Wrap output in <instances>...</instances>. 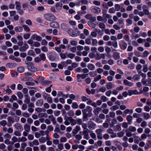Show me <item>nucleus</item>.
<instances>
[{
    "mask_svg": "<svg viewBox=\"0 0 151 151\" xmlns=\"http://www.w3.org/2000/svg\"><path fill=\"white\" fill-rule=\"evenodd\" d=\"M43 16L46 20L48 21H51L55 20V17L54 15L52 14H44Z\"/></svg>",
    "mask_w": 151,
    "mask_h": 151,
    "instance_id": "f257e3e1",
    "label": "nucleus"
},
{
    "mask_svg": "<svg viewBox=\"0 0 151 151\" xmlns=\"http://www.w3.org/2000/svg\"><path fill=\"white\" fill-rule=\"evenodd\" d=\"M105 51L106 53V56L109 58H111V56L110 54V53L111 52V49L108 47H105Z\"/></svg>",
    "mask_w": 151,
    "mask_h": 151,
    "instance_id": "f03ea898",
    "label": "nucleus"
},
{
    "mask_svg": "<svg viewBox=\"0 0 151 151\" xmlns=\"http://www.w3.org/2000/svg\"><path fill=\"white\" fill-rule=\"evenodd\" d=\"M34 64L33 63L32 65H30L29 66H27L28 69L32 72H35L37 70V68L34 66Z\"/></svg>",
    "mask_w": 151,
    "mask_h": 151,
    "instance_id": "7ed1b4c3",
    "label": "nucleus"
},
{
    "mask_svg": "<svg viewBox=\"0 0 151 151\" xmlns=\"http://www.w3.org/2000/svg\"><path fill=\"white\" fill-rule=\"evenodd\" d=\"M31 38L33 40H36L38 41H41L42 40V37L39 36L37 35L36 34H34L31 37Z\"/></svg>",
    "mask_w": 151,
    "mask_h": 151,
    "instance_id": "20e7f679",
    "label": "nucleus"
},
{
    "mask_svg": "<svg viewBox=\"0 0 151 151\" xmlns=\"http://www.w3.org/2000/svg\"><path fill=\"white\" fill-rule=\"evenodd\" d=\"M80 127L78 125L76 126L75 128L73 129L72 131V133L73 134L75 135L78 133V132L81 130Z\"/></svg>",
    "mask_w": 151,
    "mask_h": 151,
    "instance_id": "39448f33",
    "label": "nucleus"
},
{
    "mask_svg": "<svg viewBox=\"0 0 151 151\" xmlns=\"http://www.w3.org/2000/svg\"><path fill=\"white\" fill-rule=\"evenodd\" d=\"M91 12L93 13L96 14L100 13L101 12V9L99 7L95 6L91 9Z\"/></svg>",
    "mask_w": 151,
    "mask_h": 151,
    "instance_id": "423d86ee",
    "label": "nucleus"
},
{
    "mask_svg": "<svg viewBox=\"0 0 151 151\" xmlns=\"http://www.w3.org/2000/svg\"><path fill=\"white\" fill-rule=\"evenodd\" d=\"M50 26L54 28H58L59 27L58 23L56 22H53L50 23Z\"/></svg>",
    "mask_w": 151,
    "mask_h": 151,
    "instance_id": "0eeeda50",
    "label": "nucleus"
},
{
    "mask_svg": "<svg viewBox=\"0 0 151 151\" xmlns=\"http://www.w3.org/2000/svg\"><path fill=\"white\" fill-rule=\"evenodd\" d=\"M28 45L27 44L24 43L23 46L19 48V50L22 52L25 51L28 48Z\"/></svg>",
    "mask_w": 151,
    "mask_h": 151,
    "instance_id": "6e6552de",
    "label": "nucleus"
},
{
    "mask_svg": "<svg viewBox=\"0 0 151 151\" xmlns=\"http://www.w3.org/2000/svg\"><path fill=\"white\" fill-rule=\"evenodd\" d=\"M126 119L128 122V124L130 125L132 123V117L130 115H127L126 117Z\"/></svg>",
    "mask_w": 151,
    "mask_h": 151,
    "instance_id": "1a4fd4ad",
    "label": "nucleus"
},
{
    "mask_svg": "<svg viewBox=\"0 0 151 151\" xmlns=\"http://www.w3.org/2000/svg\"><path fill=\"white\" fill-rule=\"evenodd\" d=\"M123 83L125 85L130 87L134 85L133 83L129 82L126 79L124 80Z\"/></svg>",
    "mask_w": 151,
    "mask_h": 151,
    "instance_id": "9d476101",
    "label": "nucleus"
},
{
    "mask_svg": "<svg viewBox=\"0 0 151 151\" xmlns=\"http://www.w3.org/2000/svg\"><path fill=\"white\" fill-rule=\"evenodd\" d=\"M114 130L115 132L120 131L121 130V128L120 124H119L117 125L113 126Z\"/></svg>",
    "mask_w": 151,
    "mask_h": 151,
    "instance_id": "9b49d317",
    "label": "nucleus"
},
{
    "mask_svg": "<svg viewBox=\"0 0 151 151\" xmlns=\"http://www.w3.org/2000/svg\"><path fill=\"white\" fill-rule=\"evenodd\" d=\"M14 127L17 130L21 131L22 129V126L19 123H17L15 124L14 125Z\"/></svg>",
    "mask_w": 151,
    "mask_h": 151,
    "instance_id": "f8f14e48",
    "label": "nucleus"
},
{
    "mask_svg": "<svg viewBox=\"0 0 151 151\" xmlns=\"http://www.w3.org/2000/svg\"><path fill=\"white\" fill-rule=\"evenodd\" d=\"M113 57L115 59L118 60L120 58V54L117 52H115L113 53Z\"/></svg>",
    "mask_w": 151,
    "mask_h": 151,
    "instance_id": "ddd939ff",
    "label": "nucleus"
},
{
    "mask_svg": "<svg viewBox=\"0 0 151 151\" xmlns=\"http://www.w3.org/2000/svg\"><path fill=\"white\" fill-rule=\"evenodd\" d=\"M146 8V6L145 5H144L143 6V12L144 14L148 15L149 14V12L147 9H145Z\"/></svg>",
    "mask_w": 151,
    "mask_h": 151,
    "instance_id": "4468645a",
    "label": "nucleus"
},
{
    "mask_svg": "<svg viewBox=\"0 0 151 151\" xmlns=\"http://www.w3.org/2000/svg\"><path fill=\"white\" fill-rule=\"evenodd\" d=\"M24 96L25 98L24 102L27 104L29 103L30 102V97L28 95H25Z\"/></svg>",
    "mask_w": 151,
    "mask_h": 151,
    "instance_id": "2eb2a0df",
    "label": "nucleus"
},
{
    "mask_svg": "<svg viewBox=\"0 0 151 151\" xmlns=\"http://www.w3.org/2000/svg\"><path fill=\"white\" fill-rule=\"evenodd\" d=\"M43 104V101L42 99L38 100L36 103V105L39 106H41Z\"/></svg>",
    "mask_w": 151,
    "mask_h": 151,
    "instance_id": "dca6fc26",
    "label": "nucleus"
},
{
    "mask_svg": "<svg viewBox=\"0 0 151 151\" xmlns=\"http://www.w3.org/2000/svg\"><path fill=\"white\" fill-rule=\"evenodd\" d=\"M24 129L25 131H27V132H29L30 131V126L27 124H25L24 126Z\"/></svg>",
    "mask_w": 151,
    "mask_h": 151,
    "instance_id": "f3484780",
    "label": "nucleus"
},
{
    "mask_svg": "<svg viewBox=\"0 0 151 151\" xmlns=\"http://www.w3.org/2000/svg\"><path fill=\"white\" fill-rule=\"evenodd\" d=\"M69 121H70L71 125L72 126L75 125L76 124V120L73 119L71 117Z\"/></svg>",
    "mask_w": 151,
    "mask_h": 151,
    "instance_id": "a211bd4d",
    "label": "nucleus"
},
{
    "mask_svg": "<svg viewBox=\"0 0 151 151\" xmlns=\"http://www.w3.org/2000/svg\"><path fill=\"white\" fill-rule=\"evenodd\" d=\"M104 54H100L99 53L96 54V59L97 60H100L101 58H104Z\"/></svg>",
    "mask_w": 151,
    "mask_h": 151,
    "instance_id": "6ab92c4d",
    "label": "nucleus"
},
{
    "mask_svg": "<svg viewBox=\"0 0 151 151\" xmlns=\"http://www.w3.org/2000/svg\"><path fill=\"white\" fill-rule=\"evenodd\" d=\"M15 4L16 6V9L17 10H19L21 9V6H20V4L19 2L16 1L15 2Z\"/></svg>",
    "mask_w": 151,
    "mask_h": 151,
    "instance_id": "aec40b11",
    "label": "nucleus"
},
{
    "mask_svg": "<svg viewBox=\"0 0 151 151\" xmlns=\"http://www.w3.org/2000/svg\"><path fill=\"white\" fill-rule=\"evenodd\" d=\"M143 115L144 118L145 119H148L150 117V114L147 113H143Z\"/></svg>",
    "mask_w": 151,
    "mask_h": 151,
    "instance_id": "412c9836",
    "label": "nucleus"
},
{
    "mask_svg": "<svg viewBox=\"0 0 151 151\" xmlns=\"http://www.w3.org/2000/svg\"><path fill=\"white\" fill-rule=\"evenodd\" d=\"M88 68L90 70H93L95 68L94 65L92 64H90L87 66Z\"/></svg>",
    "mask_w": 151,
    "mask_h": 151,
    "instance_id": "4be33fe9",
    "label": "nucleus"
},
{
    "mask_svg": "<svg viewBox=\"0 0 151 151\" xmlns=\"http://www.w3.org/2000/svg\"><path fill=\"white\" fill-rule=\"evenodd\" d=\"M127 44L125 42H124L120 46L121 48L123 50H125L127 48Z\"/></svg>",
    "mask_w": 151,
    "mask_h": 151,
    "instance_id": "5701e85b",
    "label": "nucleus"
},
{
    "mask_svg": "<svg viewBox=\"0 0 151 151\" xmlns=\"http://www.w3.org/2000/svg\"><path fill=\"white\" fill-rule=\"evenodd\" d=\"M27 140V139L25 137H22L21 138L19 137L18 138V142H24L26 141Z\"/></svg>",
    "mask_w": 151,
    "mask_h": 151,
    "instance_id": "b1692460",
    "label": "nucleus"
},
{
    "mask_svg": "<svg viewBox=\"0 0 151 151\" xmlns=\"http://www.w3.org/2000/svg\"><path fill=\"white\" fill-rule=\"evenodd\" d=\"M14 29L16 32H20L22 31L23 28L21 27H17L15 28Z\"/></svg>",
    "mask_w": 151,
    "mask_h": 151,
    "instance_id": "393cba45",
    "label": "nucleus"
},
{
    "mask_svg": "<svg viewBox=\"0 0 151 151\" xmlns=\"http://www.w3.org/2000/svg\"><path fill=\"white\" fill-rule=\"evenodd\" d=\"M129 129L130 132H135L136 130V128L134 127L130 126L129 127Z\"/></svg>",
    "mask_w": 151,
    "mask_h": 151,
    "instance_id": "a878e982",
    "label": "nucleus"
},
{
    "mask_svg": "<svg viewBox=\"0 0 151 151\" xmlns=\"http://www.w3.org/2000/svg\"><path fill=\"white\" fill-rule=\"evenodd\" d=\"M63 4L61 3H57L55 5V7L57 9H61L62 8Z\"/></svg>",
    "mask_w": 151,
    "mask_h": 151,
    "instance_id": "bb28decb",
    "label": "nucleus"
},
{
    "mask_svg": "<svg viewBox=\"0 0 151 151\" xmlns=\"http://www.w3.org/2000/svg\"><path fill=\"white\" fill-rule=\"evenodd\" d=\"M151 135L150 134H142L141 137L142 139H144L146 138L147 137H150Z\"/></svg>",
    "mask_w": 151,
    "mask_h": 151,
    "instance_id": "cd10ccee",
    "label": "nucleus"
},
{
    "mask_svg": "<svg viewBox=\"0 0 151 151\" xmlns=\"http://www.w3.org/2000/svg\"><path fill=\"white\" fill-rule=\"evenodd\" d=\"M22 28H23L27 32H29L30 31V28L28 26L26 25H22Z\"/></svg>",
    "mask_w": 151,
    "mask_h": 151,
    "instance_id": "c85d7f7f",
    "label": "nucleus"
},
{
    "mask_svg": "<svg viewBox=\"0 0 151 151\" xmlns=\"http://www.w3.org/2000/svg\"><path fill=\"white\" fill-rule=\"evenodd\" d=\"M140 76L138 74H135L133 77V78L134 80H138L140 78Z\"/></svg>",
    "mask_w": 151,
    "mask_h": 151,
    "instance_id": "c756f323",
    "label": "nucleus"
},
{
    "mask_svg": "<svg viewBox=\"0 0 151 151\" xmlns=\"http://www.w3.org/2000/svg\"><path fill=\"white\" fill-rule=\"evenodd\" d=\"M68 115L70 116H73L75 115L74 112L72 110L69 111L67 113Z\"/></svg>",
    "mask_w": 151,
    "mask_h": 151,
    "instance_id": "7c9ffc66",
    "label": "nucleus"
},
{
    "mask_svg": "<svg viewBox=\"0 0 151 151\" xmlns=\"http://www.w3.org/2000/svg\"><path fill=\"white\" fill-rule=\"evenodd\" d=\"M17 71L20 73H22L24 71V69L23 67H19L17 68Z\"/></svg>",
    "mask_w": 151,
    "mask_h": 151,
    "instance_id": "2f4dec72",
    "label": "nucleus"
},
{
    "mask_svg": "<svg viewBox=\"0 0 151 151\" xmlns=\"http://www.w3.org/2000/svg\"><path fill=\"white\" fill-rule=\"evenodd\" d=\"M30 35V33L25 34L23 35V37L24 39H27L29 38Z\"/></svg>",
    "mask_w": 151,
    "mask_h": 151,
    "instance_id": "473e14b6",
    "label": "nucleus"
},
{
    "mask_svg": "<svg viewBox=\"0 0 151 151\" xmlns=\"http://www.w3.org/2000/svg\"><path fill=\"white\" fill-rule=\"evenodd\" d=\"M51 83V82L50 81H43L41 82V84L43 85H45L46 84H50Z\"/></svg>",
    "mask_w": 151,
    "mask_h": 151,
    "instance_id": "72a5a7b5",
    "label": "nucleus"
},
{
    "mask_svg": "<svg viewBox=\"0 0 151 151\" xmlns=\"http://www.w3.org/2000/svg\"><path fill=\"white\" fill-rule=\"evenodd\" d=\"M12 144H13L14 143L18 142V138L15 136H13L12 139Z\"/></svg>",
    "mask_w": 151,
    "mask_h": 151,
    "instance_id": "f704fd0d",
    "label": "nucleus"
},
{
    "mask_svg": "<svg viewBox=\"0 0 151 151\" xmlns=\"http://www.w3.org/2000/svg\"><path fill=\"white\" fill-rule=\"evenodd\" d=\"M39 56L41 60H42L43 61L45 60L46 59V58L44 53L40 54Z\"/></svg>",
    "mask_w": 151,
    "mask_h": 151,
    "instance_id": "c9c22d12",
    "label": "nucleus"
},
{
    "mask_svg": "<svg viewBox=\"0 0 151 151\" xmlns=\"http://www.w3.org/2000/svg\"><path fill=\"white\" fill-rule=\"evenodd\" d=\"M38 116L39 118L42 117H47V115L46 113H41L39 114Z\"/></svg>",
    "mask_w": 151,
    "mask_h": 151,
    "instance_id": "e433bc0d",
    "label": "nucleus"
},
{
    "mask_svg": "<svg viewBox=\"0 0 151 151\" xmlns=\"http://www.w3.org/2000/svg\"><path fill=\"white\" fill-rule=\"evenodd\" d=\"M88 25L90 27L94 28L96 26V24L91 22H88Z\"/></svg>",
    "mask_w": 151,
    "mask_h": 151,
    "instance_id": "4c0bfd02",
    "label": "nucleus"
},
{
    "mask_svg": "<svg viewBox=\"0 0 151 151\" xmlns=\"http://www.w3.org/2000/svg\"><path fill=\"white\" fill-rule=\"evenodd\" d=\"M139 36L138 34H135L134 33H133L131 35L132 38L133 39L139 38Z\"/></svg>",
    "mask_w": 151,
    "mask_h": 151,
    "instance_id": "58836bf2",
    "label": "nucleus"
},
{
    "mask_svg": "<svg viewBox=\"0 0 151 151\" xmlns=\"http://www.w3.org/2000/svg\"><path fill=\"white\" fill-rule=\"evenodd\" d=\"M143 71L144 72H147L148 70V66L147 65H145L143 66Z\"/></svg>",
    "mask_w": 151,
    "mask_h": 151,
    "instance_id": "ea45409f",
    "label": "nucleus"
},
{
    "mask_svg": "<svg viewBox=\"0 0 151 151\" xmlns=\"http://www.w3.org/2000/svg\"><path fill=\"white\" fill-rule=\"evenodd\" d=\"M17 95L18 97L20 99H22L23 97V95L22 93L21 92H18L17 93Z\"/></svg>",
    "mask_w": 151,
    "mask_h": 151,
    "instance_id": "a19ab883",
    "label": "nucleus"
},
{
    "mask_svg": "<svg viewBox=\"0 0 151 151\" xmlns=\"http://www.w3.org/2000/svg\"><path fill=\"white\" fill-rule=\"evenodd\" d=\"M39 141L40 142L44 143L46 141V139L45 137H41L39 139Z\"/></svg>",
    "mask_w": 151,
    "mask_h": 151,
    "instance_id": "79ce46f5",
    "label": "nucleus"
},
{
    "mask_svg": "<svg viewBox=\"0 0 151 151\" xmlns=\"http://www.w3.org/2000/svg\"><path fill=\"white\" fill-rule=\"evenodd\" d=\"M115 8L116 11H118L120 9V6L119 4H116L115 5Z\"/></svg>",
    "mask_w": 151,
    "mask_h": 151,
    "instance_id": "37998d69",
    "label": "nucleus"
},
{
    "mask_svg": "<svg viewBox=\"0 0 151 151\" xmlns=\"http://www.w3.org/2000/svg\"><path fill=\"white\" fill-rule=\"evenodd\" d=\"M27 54L29 55L33 56L35 55V52L33 50H30L28 52Z\"/></svg>",
    "mask_w": 151,
    "mask_h": 151,
    "instance_id": "c03bdc74",
    "label": "nucleus"
},
{
    "mask_svg": "<svg viewBox=\"0 0 151 151\" xmlns=\"http://www.w3.org/2000/svg\"><path fill=\"white\" fill-rule=\"evenodd\" d=\"M76 123H77L79 125H81L83 122L82 119L79 118H77L76 119Z\"/></svg>",
    "mask_w": 151,
    "mask_h": 151,
    "instance_id": "a18cd8bd",
    "label": "nucleus"
},
{
    "mask_svg": "<svg viewBox=\"0 0 151 151\" xmlns=\"http://www.w3.org/2000/svg\"><path fill=\"white\" fill-rule=\"evenodd\" d=\"M119 107L116 105L113 106L111 107V109L112 110H115L118 109Z\"/></svg>",
    "mask_w": 151,
    "mask_h": 151,
    "instance_id": "49530a36",
    "label": "nucleus"
},
{
    "mask_svg": "<svg viewBox=\"0 0 151 151\" xmlns=\"http://www.w3.org/2000/svg\"><path fill=\"white\" fill-rule=\"evenodd\" d=\"M72 107L73 109H77L78 107V105L76 102L73 103Z\"/></svg>",
    "mask_w": 151,
    "mask_h": 151,
    "instance_id": "de8ad7c7",
    "label": "nucleus"
},
{
    "mask_svg": "<svg viewBox=\"0 0 151 151\" xmlns=\"http://www.w3.org/2000/svg\"><path fill=\"white\" fill-rule=\"evenodd\" d=\"M134 142L135 143L138 144L139 143V139L140 140L141 139H140V138L138 136H135L134 137Z\"/></svg>",
    "mask_w": 151,
    "mask_h": 151,
    "instance_id": "09e8293b",
    "label": "nucleus"
},
{
    "mask_svg": "<svg viewBox=\"0 0 151 151\" xmlns=\"http://www.w3.org/2000/svg\"><path fill=\"white\" fill-rule=\"evenodd\" d=\"M133 9V7L132 5H129L126 8L127 11H132Z\"/></svg>",
    "mask_w": 151,
    "mask_h": 151,
    "instance_id": "8fccbe9b",
    "label": "nucleus"
},
{
    "mask_svg": "<svg viewBox=\"0 0 151 151\" xmlns=\"http://www.w3.org/2000/svg\"><path fill=\"white\" fill-rule=\"evenodd\" d=\"M27 138L28 139L30 140H32L34 139V137L32 134H30L28 135Z\"/></svg>",
    "mask_w": 151,
    "mask_h": 151,
    "instance_id": "3c124183",
    "label": "nucleus"
},
{
    "mask_svg": "<svg viewBox=\"0 0 151 151\" xmlns=\"http://www.w3.org/2000/svg\"><path fill=\"white\" fill-rule=\"evenodd\" d=\"M7 120L8 122V123H13L14 122V121L13 120L12 117H7Z\"/></svg>",
    "mask_w": 151,
    "mask_h": 151,
    "instance_id": "603ef678",
    "label": "nucleus"
},
{
    "mask_svg": "<svg viewBox=\"0 0 151 151\" xmlns=\"http://www.w3.org/2000/svg\"><path fill=\"white\" fill-rule=\"evenodd\" d=\"M106 87L108 89L111 88H112V84L111 82H109L106 86Z\"/></svg>",
    "mask_w": 151,
    "mask_h": 151,
    "instance_id": "864d4df0",
    "label": "nucleus"
},
{
    "mask_svg": "<svg viewBox=\"0 0 151 151\" xmlns=\"http://www.w3.org/2000/svg\"><path fill=\"white\" fill-rule=\"evenodd\" d=\"M14 134L16 136L18 137H19L21 136V133L17 131H16L14 132Z\"/></svg>",
    "mask_w": 151,
    "mask_h": 151,
    "instance_id": "5fc2aeb1",
    "label": "nucleus"
},
{
    "mask_svg": "<svg viewBox=\"0 0 151 151\" xmlns=\"http://www.w3.org/2000/svg\"><path fill=\"white\" fill-rule=\"evenodd\" d=\"M147 124V122L146 121H144L141 123V126L143 128H145L146 127Z\"/></svg>",
    "mask_w": 151,
    "mask_h": 151,
    "instance_id": "6e6d98bb",
    "label": "nucleus"
},
{
    "mask_svg": "<svg viewBox=\"0 0 151 151\" xmlns=\"http://www.w3.org/2000/svg\"><path fill=\"white\" fill-rule=\"evenodd\" d=\"M101 78V76L100 75H99L98 76L95 77L94 79V81L96 82L99 81V79Z\"/></svg>",
    "mask_w": 151,
    "mask_h": 151,
    "instance_id": "4d7b16f0",
    "label": "nucleus"
},
{
    "mask_svg": "<svg viewBox=\"0 0 151 151\" xmlns=\"http://www.w3.org/2000/svg\"><path fill=\"white\" fill-rule=\"evenodd\" d=\"M49 131L48 130H47L45 131V134L46 135V139L47 140H49L50 139V138L49 137Z\"/></svg>",
    "mask_w": 151,
    "mask_h": 151,
    "instance_id": "13d9d810",
    "label": "nucleus"
},
{
    "mask_svg": "<svg viewBox=\"0 0 151 151\" xmlns=\"http://www.w3.org/2000/svg\"><path fill=\"white\" fill-rule=\"evenodd\" d=\"M0 124L3 126H5L7 124V122L6 121L3 120L0 122Z\"/></svg>",
    "mask_w": 151,
    "mask_h": 151,
    "instance_id": "bf43d9fd",
    "label": "nucleus"
},
{
    "mask_svg": "<svg viewBox=\"0 0 151 151\" xmlns=\"http://www.w3.org/2000/svg\"><path fill=\"white\" fill-rule=\"evenodd\" d=\"M116 119L119 122H122L123 121V118L122 116H118L116 118Z\"/></svg>",
    "mask_w": 151,
    "mask_h": 151,
    "instance_id": "052dcab7",
    "label": "nucleus"
},
{
    "mask_svg": "<svg viewBox=\"0 0 151 151\" xmlns=\"http://www.w3.org/2000/svg\"><path fill=\"white\" fill-rule=\"evenodd\" d=\"M33 144L35 145H39V142L37 139H35L32 141Z\"/></svg>",
    "mask_w": 151,
    "mask_h": 151,
    "instance_id": "680f3d73",
    "label": "nucleus"
},
{
    "mask_svg": "<svg viewBox=\"0 0 151 151\" xmlns=\"http://www.w3.org/2000/svg\"><path fill=\"white\" fill-rule=\"evenodd\" d=\"M0 8L2 10H3L4 9L8 10V6L6 5H4L1 6L0 7Z\"/></svg>",
    "mask_w": 151,
    "mask_h": 151,
    "instance_id": "e2e57ef3",
    "label": "nucleus"
},
{
    "mask_svg": "<svg viewBox=\"0 0 151 151\" xmlns=\"http://www.w3.org/2000/svg\"><path fill=\"white\" fill-rule=\"evenodd\" d=\"M92 15L91 14H87L85 15V17L88 19L91 20Z\"/></svg>",
    "mask_w": 151,
    "mask_h": 151,
    "instance_id": "0e129e2a",
    "label": "nucleus"
},
{
    "mask_svg": "<svg viewBox=\"0 0 151 151\" xmlns=\"http://www.w3.org/2000/svg\"><path fill=\"white\" fill-rule=\"evenodd\" d=\"M41 50L44 52H47L48 51L47 48L45 46H43L41 48Z\"/></svg>",
    "mask_w": 151,
    "mask_h": 151,
    "instance_id": "69168bd1",
    "label": "nucleus"
},
{
    "mask_svg": "<svg viewBox=\"0 0 151 151\" xmlns=\"http://www.w3.org/2000/svg\"><path fill=\"white\" fill-rule=\"evenodd\" d=\"M117 123V121L115 119H113L111 121L112 125L111 127H113V125Z\"/></svg>",
    "mask_w": 151,
    "mask_h": 151,
    "instance_id": "338daca9",
    "label": "nucleus"
},
{
    "mask_svg": "<svg viewBox=\"0 0 151 151\" xmlns=\"http://www.w3.org/2000/svg\"><path fill=\"white\" fill-rule=\"evenodd\" d=\"M26 23L29 26H31L32 24V22L30 19L27 20L26 21Z\"/></svg>",
    "mask_w": 151,
    "mask_h": 151,
    "instance_id": "774afa93",
    "label": "nucleus"
}]
</instances>
